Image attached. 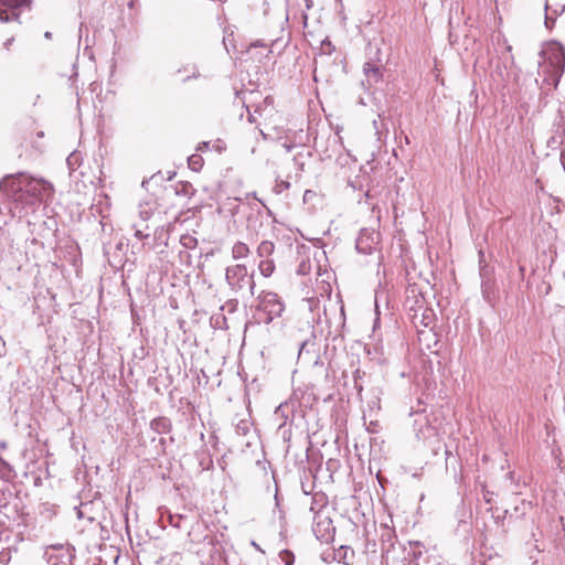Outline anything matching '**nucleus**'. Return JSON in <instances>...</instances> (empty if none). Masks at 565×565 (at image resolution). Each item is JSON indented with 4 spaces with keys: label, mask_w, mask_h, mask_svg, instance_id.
<instances>
[{
    "label": "nucleus",
    "mask_w": 565,
    "mask_h": 565,
    "mask_svg": "<svg viewBox=\"0 0 565 565\" xmlns=\"http://www.w3.org/2000/svg\"><path fill=\"white\" fill-rule=\"evenodd\" d=\"M225 280L232 292L241 297L255 294L254 274H249L245 265L236 264L225 270Z\"/></svg>",
    "instance_id": "nucleus-4"
},
{
    "label": "nucleus",
    "mask_w": 565,
    "mask_h": 565,
    "mask_svg": "<svg viewBox=\"0 0 565 565\" xmlns=\"http://www.w3.org/2000/svg\"><path fill=\"white\" fill-rule=\"evenodd\" d=\"M43 557L49 565H67L71 558V554L67 547L58 544L47 546Z\"/></svg>",
    "instance_id": "nucleus-7"
},
{
    "label": "nucleus",
    "mask_w": 565,
    "mask_h": 565,
    "mask_svg": "<svg viewBox=\"0 0 565 565\" xmlns=\"http://www.w3.org/2000/svg\"><path fill=\"white\" fill-rule=\"evenodd\" d=\"M209 146H210V142H209V141H203V142L199 143V146H198V150H200V151H201V150H205V149H207V148H209Z\"/></svg>",
    "instance_id": "nucleus-18"
},
{
    "label": "nucleus",
    "mask_w": 565,
    "mask_h": 565,
    "mask_svg": "<svg viewBox=\"0 0 565 565\" xmlns=\"http://www.w3.org/2000/svg\"><path fill=\"white\" fill-rule=\"evenodd\" d=\"M284 147H285V149H286L288 152H289V151L291 150V148H292V146H290V145H286V143L284 145Z\"/></svg>",
    "instance_id": "nucleus-22"
},
{
    "label": "nucleus",
    "mask_w": 565,
    "mask_h": 565,
    "mask_svg": "<svg viewBox=\"0 0 565 565\" xmlns=\"http://www.w3.org/2000/svg\"><path fill=\"white\" fill-rule=\"evenodd\" d=\"M377 244V235L365 230L361 231L356 238V249L362 254H370Z\"/></svg>",
    "instance_id": "nucleus-8"
},
{
    "label": "nucleus",
    "mask_w": 565,
    "mask_h": 565,
    "mask_svg": "<svg viewBox=\"0 0 565 565\" xmlns=\"http://www.w3.org/2000/svg\"><path fill=\"white\" fill-rule=\"evenodd\" d=\"M73 158H74L73 156H71V157H68V158H67V162H68V164H71V163H72V159H73Z\"/></svg>",
    "instance_id": "nucleus-23"
},
{
    "label": "nucleus",
    "mask_w": 565,
    "mask_h": 565,
    "mask_svg": "<svg viewBox=\"0 0 565 565\" xmlns=\"http://www.w3.org/2000/svg\"><path fill=\"white\" fill-rule=\"evenodd\" d=\"M249 254L248 246L243 242H236L232 248V256L234 259H241L247 257Z\"/></svg>",
    "instance_id": "nucleus-13"
},
{
    "label": "nucleus",
    "mask_w": 565,
    "mask_h": 565,
    "mask_svg": "<svg viewBox=\"0 0 565 565\" xmlns=\"http://www.w3.org/2000/svg\"><path fill=\"white\" fill-rule=\"evenodd\" d=\"M257 310L265 315L263 321L266 324L280 317L285 310V305L280 297L273 291H262L257 297Z\"/></svg>",
    "instance_id": "nucleus-5"
},
{
    "label": "nucleus",
    "mask_w": 565,
    "mask_h": 565,
    "mask_svg": "<svg viewBox=\"0 0 565 565\" xmlns=\"http://www.w3.org/2000/svg\"><path fill=\"white\" fill-rule=\"evenodd\" d=\"M31 0H0V21L8 22L19 18V10L29 6Z\"/></svg>",
    "instance_id": "nucleus-6"
},
{
    "label": "nucleus",
    "mask_w": 565,
    "mask_h": 565,
    "mask_svg": "<svg viewBox=\"0 0 565 565\" xmlns=\"http://www.w3.org/2000/svg\"><path fill=\"white\" fill-rule=\"evenodd\" d=\"M331 521L326 518L324 520L318 521L313 526V532L316 536L323 542H328L331 537Z\"/></svg>",
    "instance_id": "nucleus-9"
},
{
    "label": "nucleus",
    "mask_w": 565,
    "mask_h": 565,
    "mask_svg": "<svg viewBox=\"0 0 565 565\" xmlns=\"http://www.w3.org/2000/svg\"><path fill=\"white\" fill-rule=\"evenodd\" d=\"M248 113V121L257 124L259 134L263 140H278L281 139L285 130L281 125V117L274 107V99L266 96L262 103L254 106L250 111L249 106H246Z\"/></svg>",
    "instance_id": "nucleus-2"
},
{
    "label": "nucleus",
    "mask_w": 565,
    "mask_h": 565,
    "mask_svg": "<svg viewBox=\"0 0 565 565\" xmlns=\"http://www.w3.org/2000/svg\"><path fill=\"white\" fill-rule=\"evenodd\" d=\"M44 36H45V39H49V40H50V39L52 38V33H51L50 31H46V32L44 33Z\"/></svg>",
    "instance_id": "nucleus-20"
},
{
    "label": "nucleus",
    "mask_w": 565,
    "mask_h": 565,
    "mask_svg": "<svg viewBox=\"0 0 565 565\" xmlns=\"http://www.w3.org/2000/svg\"><path fill=\"white\" fill-rule=\"evenodd\" d=\"M181 244L186 248H192L196 244V239L193 236L186 235L181 237Z\"/></svg>",
    "instance_id": "nucleus-16"
},
{
    "label": "nucleus",
    "mask_w": 565,
    "mask_h": 565,
    "mask_svg": "<svg viewBox=\"0 0 565 565\" xmlns=\"http://www.w3.org/2000/svg\"><path fill=\"white\" fill-rule=\"evenodd\" d=\"M136 236L141 239L143 234L140 231H136Z\"/></svg>",
    "instance_id": "nucleus-21"
},
{
    "label": "nucleus",
    "mask_w": 565,
    "mask_h": 565,
    "mask_svg": "<svg viewBox=\"0 0 565 565\" xmlns=\"http://www.w3.org/2000/svg\"><path fill=\"white\" fill-rule=\"evenodd\" d=\"M188 164L193 171H200L203 167V158L200 154H192L188 159Z\"/></svg>",
    "instance_id": "nucleus-15"
},
{
    "label": "nucleus",
    "mask_w": 565,
    "mask_h": 565,
    "mask_svg": "<svg viewBox=\"0 0 565 565\" xmlns=\"http://www.w3.org/2000/svg\"><path fill=\"white\" fill-rule=\"evenodd\" d=\"M0 190L22 210H33L54 193L49 181L32 178L24 172L4 177L0 182Z\"/></svg>",
    "instance_id": "nucleus-1"
},
{
    "label": "nucleus",
    "mask_w": 565,
    "mask_h": 565,
    "mask_svg": "<svg viewBox=\"0 0 565 565\" xmlns=\"http://www.w3.org/2000/svg\"><path fill=\"white\" fill-rule=\"evenodd\" d=\"M13 42V38L11 39H8L6 42H4V46L8 49L9 45Z\"/></svg>",
    "instance_id": "nucleus-19"
},
{
    "label": "nucleus",
    "mask_w": 565,
    "mask_h": 565,
    "mask_svg": "<svg viewBox=\"0 0 565 565\" xmlns=\"http://www.w3.org/2000/svg\"><path fill=\"white\" fill-rule=\"evenodd\" d=\"M150 427L158 434H167L171 428V422L167 417H157L151 420Z\"/></svg>",
    "instance_id": "nucleus-11"
},
{
    "label": "nucleus",
    "mask_w": 565,
    "mask_h": 565,
    "mask_svg": "<svg viewBox=\"0 0 565 565\" xmlns=\"http://www.w3.org/2000/svg\"><path fill=\"white\" fill-rule=\"evenodd\" d=\"M364 74L366 76L367 84H376L382 79V72L380 67L371 63H365L363 66Z\"/></svg>",
    "instance_id": "nucleus-10"
},
{
    "label": "nucleus",
    "mask_w": 565,
    "mask_h": 565,
    "mask_svg": "<svg viewBox=\"0 0 565 565\" xmlns=\"http://www.w3.org/2000/svg\"><path fill=\"white\" fill-rule=\"evenodd\" d=\"M258 269H259V273L264 277L271 276L275 270L274 260L273 259H260V262L258 264Z\"/></svg>",
    "instance_id": "nucleus-14"
},
{
    "label": "nucleus",
    "mask_w": 565,
    "mask_h": 565,
    "mask_svg": "<svg viewBox=\"0 0 565 565\" xmlns=\"http://www.w3.org/2000/svg\"><path fill=\"white\" fill-rule=\"evenodd\" d=\"M237 428L243 430V435H245L248 430L247 423L241 422V424L237 426Z\"/></svg>",
    "instance_id": "nucleus-17"
},
{
    "label": "nucleus",
    "mask_w": 565,
    "mask_h": 565,
    "mask_svg": "<svg viewBox=\"0 0 565 565\" xmlns=\"http://www.w3.org/2000/svg\"><path fill=\"white\" fill-rule=\"evenodd\" d=\"M275 250V245L270 241H263L257 247V256L260 259H270L269 257Z\"/></svg>",
    "instance_id": "nucleus-12"
},
{
    "label": "nucleus",
    "mask_w": 565,
    "mask_h": 565,
    "mask_svg": "<svg viewBox=\"0 0 565 565\" xmlns=\"http://www.w3.org/2000/svg\"><path fill=\"white\" fill-rule=\"evenodd\" d=\"M540 56L539 75L543 83L556 88L565 70L564 47L557 42L548 43L540 52Z\"/></svg>",
    "instance_id": "nucleus-3"
}]
</instances>
